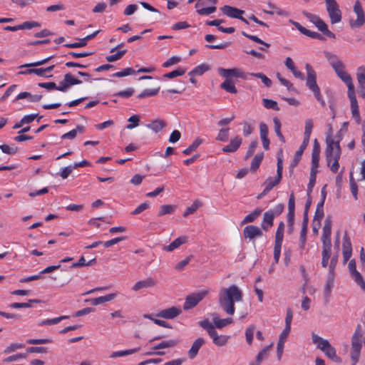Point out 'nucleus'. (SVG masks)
<instances>
[{
    "mask_svg": "<svg viewBox=\"0 0 365 365\" xmlns=\"http://www.w3.org/2000/svg\"><path fill=\"white\" fill-rule=\"evenodd\" d=\"M178 344V341L176 339H169V340H165L162 341L161 342L158 343L153 347H152V349L153 350H158V349H169L173 348L175 346Z\"/></svg>",
    "mask_w": 365,
    "mask_h": 365,
    "instance_id": "33",
    "label": "nucleus"
},
{
    "mask_svg": "<svg viewBox=\"0 0 365 365\" xmlns=\"http://www.w3.org/2000/svg\"><path fill=\"white\" fill-rule=\"evenodd\" d=\"M317 173H318V171H314V170H311V172H310L309 182V184L307 186L308 194L312 192L313 187L316 183Z\"/></svg>",
    "mask_w": 365,
    "mask_h": 365,
    "instance_id": "60",
    "label": "nucleus"
},
{
    "mask_svg": "<svg viewBox=\"0 0 365 365\" xmlns=\"http://www.w3.org/2000/svg\"><path fill=\"white\" fill-rule=\"evenodd\" d=\"M219 74L225 78L226 79H229L231 77L235 78H246L245 73L240 68H218Z\"/></svg>",
    "mask_w": 365,
    "mask_h": 365,
    "instance_id": "14",
    "label": "nucleus"
},
{
    "mask_svg": "<svg viewBox=\"0 0 365 365\" xmlns=\"http://www.w3.org/2000/svg\"><path fill=\"white\" fill-rule=\"evenodd\" d=\"M268 6H269V8H273V11H272V10L267 11V10L264 9L263 10L264 13L269 14V15H272L274 13H276L277 14H278L279 16H288L289 15L288 12H287L281 9L277 8L272 3H268Z\"/></svg>",
    "mask_w": 365,
    "mask_h": 365,
    "instance_id": "42",
    "label": "nucleus"
},
{
    "mask_svg": "<svg viewBox=\"0 0 365 365\" xmlns=\"http://www.w3.org/2000/svg\"><path fill=\"white\" fill-rule=\"evenodd\" d=\"M175 210V206L170 205H163L160 207L159 216L170 214Z\"/></svg>",
    "mask_w": 365,
    "mask_h": 365,
    "instance_id": "61",
    "label": "nucleus"
},
{
    "mask_svg": "<svg viewBox=\"0 0 365 365\" xmlns=\"http://www.w3.org/2000/svg\"><path fill=\"white\" fill-rule=\"evenodd\" d=\"M272 346V344L268 346L264 347L258 353V354L256 356V364L257 365H259L264 359L268 357L269 349L271 348Z\"/></svg>",
    "mask_w": 365,
    "mask_h": 365,
    "instance_id": "40",
    "label": "nucleus"
},
{
    "mask_svg": "<svg viewBox=\"0 0 365 365\" xmlns=\"http://www.w3.org/2000/svg\"><path fill=\"white\" fill-rule=\"evenodd\" d=\"M273 122L274 124V131H275L277 135L278 136L279 140L282 143H284L285 141V140H284V137L283 136V135L282 134V132H281V122H280L279 119L278 118H274Z\"/></svg>",
    "mask_w": 365,
    "mask_h": 365,
    "instance_id": "52",
    "label": "nucleus"
},
{
    "mask_svg": "<svg viewBox=\"0 0 365 365\" xmlns=\"http://www.w3.org/2000/svg\"><path fill=\"white\" fill-rule=\"evenodd\" d=\"M290 332L287 331V330H283L282 332L279 335V341L277 343V358L279 360L281 359L284 347V343L287 340V338L288 337Z\"/></svg>",
    "mask_w": 365,
    "mask_h": 365,
    "instance_id": "26",
    "label": "nucleus"
},
{
    "mask_svg": "<svg viewBox=\"0 0 365 365\" xmlns=\"http://www.w3.org/2000/svg\"><path fill=\"white\" fill-rule=\"evenodd\" d=\"M68 316H61V317H56L53 319H45V320L41 321L39 323V325L45 326V325L56 324L59 323L60 322H61L63 319H68Z\"/></svg>",
    "mask_w": 365,
    "mask_h": 365,
    "instance_id": "50",
    "label": "nucleus"
},
{
    "mask_svg": "<svg viewBox=\"0 0 365 365\" xmlns=\"http://www.w3.org/2000/svg\"><path fill=\"white\" fill-rule=\"evenodd\" d=\"M320 146L317 140H314L312 153V168L311 170L318 171L317 168L319 163Z\"/></svg>",
    "mask_w": 365,
    "mask_h": 365,
    "instance_id": "19",
    "label": "nucleus"
},
{
    "mask_svg": "<svg viewBox=\"0 0 365 365\" xmlns=\"http://www.w3.org/2000/svg\"><path fill=\"white\" fill-rule=\"evenodd\" d=\"M84 132V127L83 125H78L75 129L63 134V139H73L78 133H83Z\"/></svg>",
    "mask_w": 365,
    "mask_h": 365,
    "instance_id": "39",
    "label": "nucleus"
},
{
    "mask_svg": "<svg viewBox=\"0 0 365 365\" xmlns=\"http://www.w3.org/2000/svg\"><path fill=\"white\" fill-rule=\"evenodd\" d=\"M262 210L260 209H256L244 218L242 220V223H250L254 222L261 214Z\"/></svg>",
    "mask_w": 365,
    "mask_h": 365,
    "instance_id": "45",
    "label": "nucleus"
},
{
    "mask_svg": "<svg viewBox=\"0 0 365 365\" xmlns=\"http://www.w3.org/2000/svg\"><path fill=\"white\" fill-rule=\"evenodd\" d=\"M338 77L344 81L348 88V92H354V86L352 83V78L351 76L345 71L342 73H340Z\"/></svg>",
    "mask_w": 365,
    "mask_h": 365,
    "instance_id": "35",
    "label": "nucleus"
},
{
    "mask_svg": "<svg viewBox=\"0 0 365 365\" xmlns=\"http://www.w3.org/2000/svg\"><path fill=\"white\" fill-rule=\"evenodd\" d=\"M117 294L115 293H111L108 294L105 296H101L99 297L91 299H86V302H90L92 305L97 306L101 304H103L110 301H112L116 297Z\"/></svg>",
    "mask_w": 365,
    "mask_h": 365,
    "instance_id": "25",
    "label": "nucleus"
},
{
    "mask_svg": "<svg viewBox=\"0 0 365 365\" xmlns=\"http://www.w3.org/2000/svg\"><path fill=\"white\" fill-rule=\"evenodd\" d=\"M64 80L66 81V83H67L69 87H71V86H73V85H78V84L82 83V81L76 78L70 73L65 74Z\"/></svg>",
    "mask_w": 365,
    "mask_h": 365,
    "instance_id": "54",
    "label": "nucleus"
},
{
    "mask_svg": "<svg viewBox=\"0 0 365 365\" xmlns=\"http://www.w3.org/2000/svg\"><path fill=\"white\" fill-rule=\"evenodd\" d=\"M199 325L207 331L208 335L215 330L214 324L210 323L207 319L200 321Z\"/></svg>",
    "mask_w": 365,
    "mask_h": 365,
    "instance_id": "57",
    "label": "nucleus"
},
{
    "mask_svg": "<svg viewBox=\"0 0 365 365\" xmlns=\"http://www.w3.org/2000/svg\"><path fill=\"white\" fill-rule=\"evenodd\" d=\"M242 143V139L240 136L232 138L230 143L224 146L222 149L224 153H234L238 150Z\"/></svg>",
    "mask_w": 365,
    "mask_h": 365,
    "instance_id": "20",
    "label": "nucleus"
},
{
    "mask_svg": "<svg viewBox=\"0 0 365 365\" xmlns=\"http://www.w3.org/2000/svg\"><path fill=\"white\" fill-rule=\"evenodd\" d=\"M331 223L330 220H326L322 229V247L331 248Z\"/></svg>",
    "mask_w": 365,
    "mask_h": 365,
    "instance_id": "13",
    "label": "nucleus"
},
{
    "mask_svg": "<svg viewBox=\"0 0 365 365\" xmlns=\"http://www.w3.org/2000/svg\"><path fill=\"white\" fill-rule=\"evenodd\" d=\"M350 274L351 278L354 280L356 283H357L358 285L360 286L361 289L365 291V282L361 274L357 270L351 272Z\"/></svg>",
    "mask_w": 365,
    "mask_h": 365,
    "instance_id": "41",
    "label": "nucleus"
},
{
    "mask_svg": "<svg viewBox=\"0 0 365 365\" xmlns=\"http://www.w3.org/2000/svg\"><path fill=\"white\" fill-rule=\"evenodd\" d=\"M306 16L317 26L319 31L331 38H335V34L328 29L327 25L318 16L312 14H306Z\"/></svg>",
    "mask_w": 365,
    "mask_h": 365,
    "instance_id": "8",
    "label": "nucleus"
},
{
    "mask_svg": "<svg viewBox=\"0 0 365 365\" xmlns=\"http://www.w3.org/2000/svg\"><path fill=\"white\" fill-rule=\"evenodd\" d=\"M243 235L246 239L254 240L255 238L262 237L263 232L262 230L257 226L247 225L243 230Z\"/></svg>",
    "mask_w": 365,
    "mask_h": 365,
    "instance_id": "16",
    "label": "nucleus"
},
{
    "mask_svg": "<svg viewBox=\"0 0 365 365\" xmlns=\"http://www.w3.org/2000/svg\"><path fill=\"white\" fill-rule=\"evenodd\" d=\"M324 56L337 76L345 71V66L336 55L329 51H324Z\"/></svg>",
    "mask_w": 365,
    "mask_h": 365,
    "instance_id": "9",
    "label": "nucleus"
},
{
    "mask_svg": "<svg viewBox=\"0 0 365 365\" xmlns=\"http://www.w3.org/2000/svg\"><path fill=\"white\" fill-rule=\"evenodd\" d=\"M312 128H313L312 120V119L306 120L304 133V140H306V141H309Z\"/></svg>",
    "mask_w": 365,
    "mask_h": 365,
    "instance_id": "43",
    "label": "nucleus"
},
{
    "mask_svg": "<svg viewBox=\"0 0 365 365\" xmlns=\"http://www.w3.org/2000/svg\"><path fill=\"white\" fill-rule=\"evenodd\" d=\"M222 13L230 18L237 19L246 24H249L248 21L242 15L245 14L243 10L232 7L230 6H224L221 9Z\"/></svg>",
    "mask_w": 365,
    "mask_h": 365,
    "instance_id": "11",
    "label": "nucleus"
},
{
    "mask_svg": "<svg viewBox=\"0 0 365 365\" xmlns=\"http://www.w3.org/2000/svg\"><path fill=\"white\" fill-rule=\"evenodd\" d=\"M209 336L212 339L213 344L218 346L226 345L230 339V336L218 334L215 330L211 332Z\"/></svg>",
    "mask_w": 365,
    "mask_h": 365,
    "instance_id": "22",
    "label": "nucleus"
},
{
    "mask_svg": "<svg viewBox=\"0 0 365 365\" xmlns=\"http://www.w3.org/2000/svg\"><path fill=\"white\" fill-rule=\"evenodd\" d=\"M352 253V247L351 244L349 240L346 236L344 237L343 242V258L344 262H346L351 256Z\"/></svg>",
    "mask_w": 365,
    "mask_h": 365,
    "instance_id": "29",
    "label": "nucleus"
},
{
    "mask_svg": "<svg viewBox=\"0 0 365 365\" xmlns=\"http://www.w3.org/2000/svg\"><path fill=\"white\" fill-rule=\"evenodd\" d=\"M284 65L292 73L293 76L300 80H304V75L302 72L297 70L293 60L290 57L286 58Z\"/></svg>",
    "mask_w": 365,
    "mask_h": 365,
    "instance_id": "24",
    "label": "nucleus"
},
{
    "mask_svg": "<svg viewBox=\"0 0 365 365\" xmlns=\"http://www.w3.org/2000/svg\"><path fill=\"white\" fill-rule=\"evenodd\" d=\"M349 187L351 192L355 200L358 199V185L354 179L353 175L351 173L349 176Z\"/></svg>",
    "mask_w": 365,
    "mask_h": 365,
    "instance_id": "49",
    "label": "nucleus"
},
{
    "mask_svg": "<svg viewBox=\"0 0 365 365\" xmlns=\"http://www.w3.org/2000/svg\"><path fill=\"white\" fill-rule=\"evenodd\" d=\"M188 240V237L185 235L180 236L173 241L170 245L164 246L163 250L166 252H173L179 248L181 245L185 244Z\"/></svg>",
    "mask_w": 365,
    "mask_h": 365,
    "instance_id": "21",
    "label": "nucleus"
},
{
    "mask_svg": "<svg viewBox=\"0 0 365 365\" xmlns=\"http://www.w3.org/2000/svg\"><path fill=\"white\" fill-rule=\"evenodd\" d=\"M309 141H306V140H304L302 145L299 148L298 150L295 153L294 158L293 160V162L292 163V166H296L298 163L299 162L302 155L306 149L307 146L308 145Z\"/></svg>",
    "mask_w": 365,
    "mask_h": 365,
    "instance_id": "36",
    "label": "nucleus"
},
{
    "mask_svg": "<svg viewBox=\"0 0 365 365\" xmlns=\"http://www.w3.org/2000/svg\"><path fill=\"white\" fill-rule=\"evenodd\" d=\"M274 217H275L272 212H269V210L265 212L261 224L262 229L264 231H267L273 225V220Z\"/></svg>",
    "mask_w": 365,
    "mask_h": 365,
    "instance_id": "28",
    "label": "nucleus"
},
{
    "mask_svg": "<svg viewBox=\"0 0 365 365\" xmlns=\"http://www.w3.org/2000/svg\"><path fill=\"white\" fill-rule=\"evenodd\" d=\"M156 284V281L152 277H148L143 280L137 282L133 287V291H138L142 289L150 288Z\"/></svg>",
    "mask_w": 365,
    "mask_h": 365,
    "instance_id": "23",
    "label": "nucleus"
},
{
    "mask_svg": "<svg viewBox=\"0 0 365 365\" xmlns=\"http://www.w3.org/2000/svg\"><path fill=\"white\" fill-rule=\"evenodd\" d=\"M212 321L214 324V329L215 328L222 329L227 325L232 324L233 322L232 319L230 317L226 319H220L216 314H213Z\"/></svg>",
    "mask_w": 365,
    "mask_h": 365,
    "instance_id": "30",
    "label": "nucleus"
},
{
    "mask_svg": "<svg viewBox=\"0 0 365 365\" xmlns=\"http://www.w3.org/2000/svg\"><path fill=\"white\" fill-rule=\"evenodd\" d=\"M54 65L50 66L47 68H29L25 71H21V74H36L38 76L51 77L52 76L50 73L54 68Z\"/></svg>",
    "mask_w": 365,
    "mask_h": 365,
    "instance_id": "18",
    "label": "nucleus"
},
{
    "mask_svg": "<svg viewBox=\"0 0 365 365\" xmlns=\"http://www.w3.org/2000/svg\"><path fill=\"white\" fill-rule=\"evenodd\" d=\"M160 91V87L153 89H145L137 97L138 98H144L157 95Z\"/></svg>",
    "mask_w": 365,
    "mask_h": 365,
    "instance_id": "48",
    "label": "nucleus"
},
{
    "mask_svg": "<svg viewBox=\"0 0 365 365\" xmlns=\"http://www.w3.org/2000/svg\"><path fill=\"white\" fill-rule=\"evenodd\" d=\"M202 143V140L200 138L195 139L192 143L183 150L185 155H190L192 151L196 150L199 145Z\"/></svg>",
    "mask_w": 365,
    "mask_h": 365,
    "instance_id": "51",
    "label": "nucleus"
},
{
    "mask_svg": "<svg viewBox=\"0 0 365 365\" xmlns=\"http://www.w3.org/2000/svg\"><path fill=\"white\" fill-rule=\"evenodd\" d=\"M41 95H32L29 92H21L20 93L14 101H19L21 99H26L29 102L34 103L38 102L41 99Z\"/></svg>",
    "mask_w": 365,
    "mask_h": 365,
    "instance_id": "31",
    "label": "nucleus"
},
{
    "mask_svg": "<svg viewBox=\"0 0 365 365\" xmlns=\"http://www.w3.org/2000/svg\"><path fill=\"white\" fill-rule=\"evenodd\" d=\"M327 11L331 23L337 24L341 21V11L336 0H325Z\"/></svg>",
    "mask_w": 365,
    "mask_h": 365,
    "instance_id": "7",
    "label": "nucleus"
},
{
    "mask_svg": "<svg viewBox=\"0 0 365 365\" xmlns=\"http://www.w3.org/2000/svg\"><path fill=\"white\" fill-rule=\"evenodd\" d=\"M348 96L351 103V111L353 118L356 120L357 123H359L361 121V117L359 110L358 102L356 98L355 91L354 92H348Z\"/></svg>",
    "mask_w": 365,
    "mask_h": 365,
    "instance_id": "17",
    "label": "nucleus"
},
{
    "mask_svg": "<svg viewBox=\"0 0 365 365\" xmlns=\"http://www.w3.org/2000/svg\"><path fill=\"white\" fill-rule=\"evenodd\" d=\"M185 73V70L182 68H178L176 70H174L171 72L167 73L163 75L164 78H174L178 76H182Z\"/></svg>",
    "mask_w": 365,
    "mask_h": 365,
    "instance_id": "59",
    "label": "nucleus"
},
{
    "mask_svg": "<svg viewBox=\"0 0 365 365\" xmlns=\"http://www.w3.org/2000/svg\"><path fill=\"white\" fill-rule=\"evenodd\" d=\"M263 106L268 109H274L275 110H279V107L277 103L273 100L264 98L262 100Z\"/></svg>",
    "mask_w": 365,
    "mask_h": 365,
    "instance_id": "64",
    "label": "nucleus"
},
{
    "mask_svg": "<svg viewBox=\"0 0 365 365\" xmlns=\"http://www.w3.org/2000/svg\"><path fill=\"white\" fill-rule=\"evenodd\" d=\"M221 88L230 93H236L237 92L235 84L229 79H226L222 84Z\"/></svg>",
    "mask_w": 365,
    "mask_h": 365,
    "instance_id": "44",
    "label": "nucleus"
},
{
    "mask_svg": "<svg viewBox=\"0 0 365 365\" xmlns=\"http://www.w3.org/2000/svg\"><path fill=\"white\" fill-rule=\"evenodd\" d=\"M307 220L304 219L302 229H301L300 237H299V247L302 250L305 247L306 240H307Z\"/></svg>",
    "mask_w": 365,
    "mask_h": 365,
    "instance_id": "38",
    "label": "nucleus"
},
{
    "mask_svg": "<svg viewBox=\"0 0 365 365\" xmlns=\"http://www.w3.org/2000/svg\"><path fill=\"white\" fill-rule=\"evenodd\" d=\"M195 0H188L187 2L191 4ZM218 0H198L195 4L197 13L201 16H207L216 11L217 7L215 4Z\"/></svg>",
    "mask_w": 365,
    "mask_h": 365,
    "instance_id": "6",
    "label": "nucleus"
},
{
    "mask_svg": "<svg viewBox=\"0 0 365 365\" xmlns=\"http://www.w3.org/2000/svg\"><path fill=\"white\" fill-rule=\"evenodd\" d=\"M306 70V86L308 88L313 92L317 100L321 103L322 106L325 105V101L321 94L320 88L317 83V73L313 67L309 63L305 64Z\"/></svg>",
    "mask_w": 365,
    "mask_h": 365,
    "instance_id": "3",
    "label": "nucleus"
},
{
    "mask_svg": "<svg viewBox=\"0 0 365 365\" xmlns=\"http://www.w3.org/2000/svg\"><path fill=\"white\" fill-rule=\"evenodd\" d=\"M128 121L130 123L126 125V128L132 130L138 125L140 117L138 115H133L128 118Z\"/></svg>",
    "mask_w": 365,
    "mask_h": 365,
    "instance_id": "56",
    "label": "nucleus"
},
{
    "mask_svg": "<svg viewBox=\"0 0 365 365\" xmlns=\"http://www.w3.org/2000/svg\"><path fill=\"white\" fill-rule=\"evenodd\" d=\"M204 344L205 340L202 338H198L196 340H195L191 348L188 351L189 358L191 359H194L197 356L200 349L203 346Z\"/></svg>",
    "mask_w": 365,
    "mask_h": 365,
    "instance_id": "27",
    "label": "nucleus"
},
{
    "mask_svg": "<svg viewBox=\"0 0 365 365\" xmlns=\"http://www.w3.org/2000/svg\"><path fill=\"white\" fill-rule=\"evenodd\" d=\"M341 129L337 134L336 141L326 142L327 148L325 150V156L327 163V166L330 168L331 172L336 173L339 169V160L341 157V148L340 141L342 139Z\"/></svg>",
    "mask_w": 365,
    "mask_h": 365,
    "instance_id": "2",
    "label": "nucleus"
},
{
    "mask_svg": "<svg viewBox=\"0 0 365 365\" xmlns=\"http://www.w3.org/2000/svg\"><path fill=\"white\" fill-rule=\"evenodd\" d=\"M331 248L322 247V265L323 267H327L328 266L329 259L331 257Z\"/></svg>",
    "mask_w": 365,
    "mask_h": 365,
    "instance_id": "47",
    "label": "nucleus"
},
{
    "mask_svg": "<svg viewBox=\"0 0 365 365\" xmlns=\"http://www.w3.org/2000/svg\"><path fill=\"white\" fill-rule=\"evenodd\" d=\"M229 128H222L219 130L216 140L221 142H226L229 138Z\"/></svg>",
    "mask_w": 365,
    "mask_h": 365,
    "instance_id": "58",
    "label": "nucleus"
},
{
    "mask_svg": "<svg viewBox=\"0 0 365 365\" xmlns=\"http://www.w3.org/2000/svg\"><path fill=\"white\" fill-rule=\"evenodd\" d=\"M140 349V347H137V348L130 349H126V350L113 351L110 354L109 357L110 359L117 358V357H124V356L135 354V353L139 351Z\"/></svg>",
    "mask_w": 365,
    "mask_h": 365,
    "instance_id": "32",
    "label": "nucleus"
},
{
    "mask_svg": "<svg viewBox=\"0 0 365 365\" xmlns=\"http://www.w3.org/2000/svg\"><path fill=\"white\" fill-rule=\"evenodd\" d=\"M165 122L161 119H156L152 121L150 123L146 125L147 128L153 130L155 133H158L160 130H161L163 128L165 127Z\"/></svg>",
    "mask_w": 365,
    "mask_h": 365,
    "instance_id": "37",
    "label": "nucleus"
},
{
    "mask_svg": "<svg viewBox=\"0 0 365 365\" xmlns=\"http://www.w3.org/2000/svg\"><path fill=\"white\" fill-rule=\"evenodd\" d=\"M362 333L360 325H358L354 334L351 336V344L350 351V357L352 362L357 364L359 361L361 350L362 348Z\"/></svg>",
    "mask_w": 365,
    "mask_h": 365,
    "instance_id": "5",
    "label": "nucleus"
},
{
    "mask_svg": "<svg viewBox=\"0 0 365 365\" xmlns=\"http://www.w3.org/2000/svg\"><path fill=\"white\" fill-rule=\"evenodd\" d=\"M281 180L282 177L278 175H277L274 179L272 178L271 177L268 178L264 182L265 187L264 189V192L268 193L274 187L280 182Z\"/></svg>",
    "mask_w": 365,
    "mask_h": 365,
    "instance_id": "34",
    "label": "nucleus"
},
{
    "mask_svg": "<svg viewBox=\"0 0 365 365\" xmlns=\"http://www.w3.org/2000/svg\"><path fill=\"white\" fill-rule=\"evenodd\" d=\"M242 290L236 285L222 288L219 293V303L223 310L229 315L235 314V303L242 301Z\"/></svg>",
    "mask_w": 365,
    "mask_h": 365,
    "instance_id": "1",
    "label": "nucleus"
},
{
    "mask_svg": "<svg viewBox=\"0 0 365 365\" xmlns=\"http://www.w3.org/2000/svg\"><path fill=\"white\" fill-rule=\"evenodd\" d=\"M207 290H201L189 295L184 303V309L187 310L195 307L207 295Z\"/></svg>",
    "mask_w": 365,
    "mask_h": 365,
    "instance_id": "10",
    "label": "nucleus"
},
{
    "mask_svg": "<svg viewBox=\"0 0 365 365\" xmlns=\"http://www.w3.org/2000/svg\"><path fill=\"white\" fill-rule=\"evenodd\" d=\"M263 153L257 154L252 160L250 170L253 172L256 171L259 167L263 159Z\"/></svg>",
    "mask_w": 365,
    "mask_h": 365,
    "instance_id": "46",
    "label": "nucleus"
},
{
    "mask_svg": "<svg viewBox=\"0 0 365 365\" xmlns=\"http://www.w3.org/2000/svg\"><path fill=\"white\" fill-rule=\"evenodd\" d=\"M40 26H41V24L37 21H25L21 24H19V27H20L21 30H23V29L30 30L35 27H40Z\"/></svg>",
    "mask_w": 365,
    "mask_h": 365,
    "instance_id": "62",
    "label": "nucleus"
},
{
    "mask_svg": "<svg viewBox=\"0 0 365 365\" xmlns=\"http://www.w3.org/2000/svg\"><path fill=\"white\" fill-rule=\"evenodd\" d=\"M249 75L260 78L262 82L267 87L272 86V81L262 73H251Z\"/></svg>",
    "mask_w": 365,
    "mask_h": 365,
    "instance_id": "55",
    "label": "nucleus"
},
{
    "mask_svg": "<svg viewBox=\"0 0 365 365\" xmlns=\"http://www.w3.org/2000/svg\"><path fill=\"white\" fill-rule=\"evenodd\" d=\"M334 277L327 276V279L326 282V284L324 286V294L326 295H329L331 291V289L334 287Z\"/></svg>",
    "mask_w": 365,
    "mask_h": 365,
    "instance_id": "63",
    "label": "nucleus"
},
{
    "mask_svg": "<svg viewBox=\"0 0 365 365\" xmlns=\"http://www.w3.org/2000/svg\"><path fill=\"white\" fill-rule=\"evenodd\" d=\"M354 11L356 14L357 18L354 21H350V26L352 28H359L365 23V16L362 6L359 1H356L354 4Z\"/></svg>",
    "mask_w": 365,
    "mask_h": 365,
    "instance_id": "12",
    "label": "nucleus"
},
{
    "mask_svg": "<svg viewBox=\"0 0 365 365\" xmlns=\"http://www.w3.org/2000/svg\"><path fill=\"white\" fill-rule=\"evenodd\" d=\"M180 308L171 307L168 309L160 310L155 314L156 317L164 318L166 319H173L181 314Z\"/></svg>",
    "mask_w": 365,
    "mask_h": 365,
    "instance_id": "15",
    "label": "nucleus"
},
{
    "mask_svg": "<svg viewBox=\"0 0 365 365\" xmlns=\"http://www.w3.org/2000/svg\"><path fill=\"white\" fill-rule=\"evenodd\" d=\"M312 339L313 344L317 346V349L324 352L328 358L334 361H339L335 348L331 345L328 340L323 339L316 334H312Z\"/></svg>",
    "mask_w": 365,
    "mask_h": 365,
    "instance_id": "4",
    "label": "nucleus"
},
{
    "mask_svg": "<svg viewBox=\"0 0 365 365\" xmlns=\"http://www.w3.org/2000/svg\"><path fill=\"white\" fill-rule=\"evenodd\" d=\"M292 318H293V312H292V309L289 308L287 309L286 317H285V327H284V330H287V331L290 332Z\"/></svg>",
    "mask_w": 365,
    "mask_h": 365,
    "instance_id": "53",
    "label": "nucleus"
}]
</instances>
